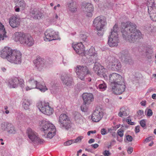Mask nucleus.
<instances>
[{"instance_id":"49530a36","label":"nucleus","mask_w":156,"mask_h":156,"mask_svg":"<svg viewBox=\"0 0 156 156\" xmlns=\"http://www.w3.org/2000/svg\"><path fill=\"white\" fill-rule=\"evenodd\" d=\"M38 140L35 141V143H38L40 144H42L44 142V141L42 139H40L38 136Z\"/></svg>"},{"instance_id":"c85d7f7f","label":"nucleus","mask_w":156,"mask_h":156,"mask_svg":"<svg viewBox=\"0 0 156 156\" xmlns=\"http://www.w3.org/2000/svg\"><path fill=\"white\" fill-rule=\"evenodd\" d=\"M16 6L20 7L22 9H24L26 7V4L23 0H14Z\"/></svg>"},{"instance_id":"a19ab883","label":"nucleus","mask_w":156,"mask_h":156,"mask_svg":"<svg viewBox=\"0 0 156 156\" xmlns=\"http://www.w3.org/2000/svg\"><path fill=\"white\" fill-rule=\"evenodd\" d=\"M9 123L7 122H3L1 124V127L4 130H7V125Z\"/></svg>"},{"instance_id":"9d476101","label":"nucleus","mask_w":156,"mask_h":156,"mask_svg":"<svg viewBox=\"0 0 156 156\" xmlns=\"http://www.w3.org/2000/svg\"><path fill=\"white\" fill-rule=\"evenodd\" d=\"M44 40L46 41H50L53 40H57L58 38V35L52 29L47 30L44 33Z\"/></svg>"},{"instance_id":"5701e85b","label":"nucleus","mask_w":156,"mask_h":156,"mask_svg":"<svg viewBox=\"0 0 156 156\" xmlns=\"http://www.w3.org/2000/svg\"><path fill=\"white\" fill-rule=\"evenodd\" d=\"M106 69L100 64H98V76L101 77L102 76L104 79L107 80L108 79V76L105 74Z\"/></svg>"},{"instance_id":"aec40b11","label":"nucleus","mask_w":156,"mask_h":156,"mask_svg":"<svg viewBox=\"0 0 156 156\" xmlns=\"http://www.w3.org/2000/svg\"><path fill=\"white\" fill-rule=\"evenodd\" d=\"M10 26L13 28L18 27L20 24L19 19L16 16H13L9 20Z\"/></svg>"},{"instance_id":"680f3d73","label":"nucleus","mask_w":156,"mask_h":156,"mask_svg":"<svg viewBox=\"0 0 156 156\" xmlns=\"http://www.w3.org/2000/svg\"><path fill=\"white\" fill-rule=\"evenodd\" d=\"M94 140L93 139H90L88 141V143L89 144H91L92 143L94 142Z\"/></svg>"},{"instance_id":"6e6552de","label":"nucleus","mask_w":156,"mask_h":156,"mask_svg":"<svg viewBox=\"0 0 156 156\" xmlns=\"http://www.w3.org/2000/svg\"><path fill=\"white\" fill-rule=\"evenodd\" d=\"M75 72L78 77L82 80H84L85 77L87 74H90V72L88 68L85 66H77Z\"/></svg>"},{"instance_id":"a18cd8bd","label":"nucleus","mask_w":156,"mask_h":156,"mask_svg":"<svg viewBox=\"0 0 156 156\" xmlns=\"http://www.w3.org/2000/svg\"><path fill=\"white\" fill-rule=\"evenodd\" d=\"M117 133L119 136L121 137H122L123 135V130L119 129L118 130Z\"/></svg>"},{"instance_id":"ea45409f","label":"nucleus","mask_w":156,"mask_h":156,"mask_svg":"<svg viewBox=\"0 0 156 156\" xmlns=\"http://www.w3.org/2000/svg\"><path fill=\"white\" fill-rule=\"evenodd\" d=\"M86 104H87V103L83 102V104L82 105L81 107V110L83 112H85L87 111V108Z\"/></svg>"},{"instance_id":"37998d69","label":"nucleus","mask_w":156,"mask_h":156,"mask_svg":"<svg viewBox=\"0 0 156 156\" xmlns=\"http://www.w3.org/2000/svg\"><path fill=\"white\" fill-rule=\"evenodd\" d=\"M93 26L97 30H98V20L97 19V18L93 21Z\"/></svg>"},{"instance_id":"8fccbe9b","label":"nucleus","mask_w":156,"mask_h":156,"mask_svg":"<svg viewBox=\"0 0 156 156\" xmlns=\"http://www.w3.org/2000/svg\"><path fill=\"white\" fill-rule=\"evenodd\" d=\"M93 69L94 71L97 73V70H98V65L97 64V63H95L94 66L93 67Z\"/></svg>"},{"instance_id":"5fc2aeb1","label":"nucleus","mask_w":156,"mask_h":156,"mask_svg":"<svg viewBox=\"0 0 156 156\" xmlns=\"http://www.w3.org/2000/svg\"><path fill=\"white\" fill-rule=\"evenodd\" d=\"M110 153L108 151H105L103 154L105 156H109Z\"/></svg>"},{"instance_id":"4d7b16f0","label":"nucleus","mask_w":156,"mask_h":156,"mask_svg":"<svg viewBox=\"0 0 156 156\" xmlns=\"http://www.w3.org/2000/svg\"><path fill=\"white\" fill-rule=\"evenodd\" d=\"M137 114L138 115L140 116L144 114V112L141 110H139V111L137 112Z\"/></svg>"},{"instance_id":"b1692460","label":"nucleus","mask_w":156,"mask_h":156,"mask_svg":"<svg viewBox=\"0 0 156 156\" xmlns=\"http://www.w3.org/2000/svg\"><path fill=\"white\" fill-rule=\"evenodd\" d=\"M121 64L119 61L117 59L114 58L112 62V69L114 70H118L121 67Z\"/></svg>"},{"instance_id":"0eeeda50","label":"nucleus","mask_w":156,"mask_h":156,"mask_svg":"<svg viewBox=\"0 0 156 156\" xmlns=\"http://www.w3.org/2000/svg\"><path fill=\"white\" fill-rule=\"evenodd\" d=\"M109 78L112 87L120 84H122V87H124L123 83H124V79L119 74L115 73H112L109 75Z\"/></svg>"},{"instance_id":"c9c22d12","label":"nucleus","mask_w":156,"mask_h":156,"mask_svg":"<svg viewBox=\"0 0 156 156\" xmlns=\"http://www.w3.org/2000/svg\"><path fill=\"white\" fill-rule=\"evenodd\" d=\"M100 110L99 111L98 113V122H99L103 117L104 115V112L102 110L103 109L102 108H99Z\"/></svg>"},{"instance_id":"f257e3e1","label":"nucleus","mask_w":156,"mask_h":156,"mask_svg":"<svg viewBox=\"0 0 156 156\" xmlns=\"http://www.w3.org/2000/svg\"><path fill=\"white\" fill-rule=\"evenodd\" d=\"M135 23L128 22L122 23L121 32L123 38L130 43L134 42L140 38L141 33L137 30Z\"/></svg>"},{"instance_id":"dca6fc26","label":"nucleus","mask_w":156,"mask_h":156,"mask_svg":"<svg viewBox=\"0 0 156 156\" xmlns=\"http://www.w3.org/2000/svg\"><path fill=\"white\" fill-rule=\"evenodd\" d=\"M122 84H118L112 87V91L115 94H120L124 92L125 90L126 86L125 83H123L124 87H122Z\"/></svg>"},{"instance_id":"7c9ffc66","label":"nucleus","mask_w":156,"mask_h":156,"mask_svg":"<svg viewBox=\"0 0 156 156\" xmlns=\"http://www.w3.org/2000/svg\"><path fill=\"white\" fill-rule=\"evenodd\" d=\"M98 83H100L98 86V88H99L100 90L103 91L105 90L106 86L103 81L101 80H98Z\"/></svg>"},{"instance_id":"052dcab7","label":"nucleus","mask_w":156,"mask_h":156,"mask_svg":"<svg viewBox=\"0 0 156 156\" xmlns=\"http://www.w3.org/2000/svg\"><path fill=\"white\" fill-rule=\"evenodd\" d=\"M115 142L116 141L115 140H113L111 141L110 144H111L112 146L115 143Z\"/></svg>"},{"instance_id":"f03ea898","label":"nucleus","mask_w":156,"mask_h":156,"mask_svg":"<svg viewBox=\"0 0 156 156\" xmlns=\"http://www.w3.org/2000/svg\"><path fill=\"white\" fill-rule=\"evenodd\" d=\"M0 56L6 58L9 62L16 64H20L22 61V54L20 51L12 50L8 47H5L1 51Z\"/></svg>"},{"instance_id":"f3484780","label":"nucleus","mask_w":156,"mask_h":156,"mask_svg":"<svg viewBox=\"0 0 156 156\" xmlns=\"http://www.w3.org/2000/svg\"><path fill=\"white\" fill-rule=\"evenodd\" d=\"M72 47L77 53L81 55L84 54L85 52L84 46L82 43L73 44Z\"/></svg>"},{"instance_id":"a211bd4d","label":"nucleus","mask_w":156,"mask_h":156,"mask_svg":"<svg viewBox=\"0 0 156 156\" xmlns=\"http://www.w3.org/2000/svg\"><path fill=\"white\" fill-rule=\"evenodd\" d=\"M84 11L88 17H91L92 15V12L94 11V7L90 3H86L84 5Z\"/></svg>"},{"instance_id":"cd10ccee","label":"nucleus","mask_w":156,"mask_h":156,"mask_svg":"<svg viewBox=\"0 0 156 156\" xmlns=\"http://www.w3.org/2000/svg\"><path fill=\"white\" fill-rule=\"evenodd\" d=\"M39 90L41 92H44L48 90L47 88L44 83H40L37 82L36 88Z\"/></svg>"},{"instance_id":"393cba45","label":"nucleus","mask_w":156,"mask_h":156,"mask_svg":"<svg viewBox=\"0 0 156 156\" xmlns=\"http://www.w3.org/2000/svg\"><path fill=\"white\" fill-rule=\"evenodd\" d=\"M129 114V112L128 109L126 107H122L120 108L118 115L119 116L122 117L123 116H126Z\"/></svg>"},{"instance_id":"3c124183","label":"nucleus","mask_w":156,"mask_h":156,"mask_svg":"<svg viewBox=\"0 0 156 156\" xmlns=\"http://www.w3.org/2000/svg\"><path fill=\"white\" fill-rule=\"evenodd\" d=\"M151 140V136L145 139L143 143H146L150 141Z\"/></svg>"},{"instance_id":"79ce46f5","label":"nucleus","mask_w":156,"mask_h":156,"mask_svg":"<svg viewBox=\"0 0 156 156\" xmlns=\"http://www.w3.org/2000/svg\"><path fill=\"white\" fill-rule=\"evenodd\" d=\"M83 138V137L82 136H79L76 139L74 140V143H77L81 141V140Z\"/></svg>"},{"instance_id":"de8ad7c7","label":"nucleus","mask_w":156,"mask_h":156,"mask_svg":"<svg viewBox=\"0 0 156 156\" xmlns=\"http://www.w3.org/2000/svg\"><path fill=\"white\" fill-rule=\"evenodd\" d=\"M126 138L127 140L129 142H131L133 140V137L129 135H127L126 136Z\"/></svg>"},{"instance_id":"473e14b6","label":"nucleus","mask_w":156,"mask_h":156,"mask_svg":"<svg viewBox=\"0 0 156 156\" xmlns=\"http://www.w3.org/2000/svg\"><path fill=\"white\" fill-rule=\"evenodd\" d=\"M30 101L28 100H25L23 103V106L26 110L29 109V106L30 105Z\"/></svg>"},{"instance_id":"7ed1b4c3","label":"nucleus","mask_w":156,"mask_h":156,"mask_svg":"<svg viewBox=\"0 0 156 156\" xmlns=\"http://www.w3.org/2000/svg\"><path fill=\"white\" fill-rule=\"evenodd\" d=\"M13 39L16 41H19L23 45L30 46L34 44L32 37L29 34L21 32H16L13 35Z\"/></svg>"},{"instance_id":"72a5a7b5","label":"nucleus","mask_w":156,"mask_h":156,"mask_svg":"<svg viewBox=\"0 0 156 156\" xmlns=\"http://www.w3.org/2000/svg\"><path fill=\"white\" fill-rule=\"evenodd\" d=\"M98 110H95L92 115L91 119L94 122H98Z\"/></svg>"},{"instance_id":"e2e57ef3","label":"nucleus","mask_w":156,"mask_h":156,"mask_svg":"<svg viewBox=\"0 0 156 156\" xmlns=\"http://www.w3.org/2000/svg\"><path fill=\"white\" fill-rule=\"evenodd\" d=\"M92 146L94 148H96L98 147V144H97L92 145Z\"/></svg>"},{"instance_id":"58836bf2","label":"nucleus","mask_w":156,"mask_h":156,"mask_svg":"<svg viewBox=\"0 0 156 156\" xmlns=\"http://www.w3.org/2000/svg\"><path fill=\"white\" fill-rule=\"evenodd\" d=\"M73 143H74V140H71L65 142L64 144L65 146H67L70 145Z\"/></svg>"},{"instance_id":"f704fd0d","label":"nucleus","mask_w":156,"mask_h":156,"mask_svg":"<svg viewBox=\"0 0 156 156\" xmlns=\"http://www.w3.org/2000/svg\"><path fill=\"white\" fill-rule=\"evenodd\" d=\"M122 59L126 62L129 63L131 61V57L127 55H125L123 54L122 55Z\"/></svg>"},{"instance_id":"0e129e2a","label":"nucleus","mask_w":156,"mask_h":156,"mask_svg":"<svg viewBox=\"0 0 156 156\" xmlns=\"http://www.w3.org/2000/svg\"><path fill=\"white\" fill-rule=\"evenodd\" d=\"M152 98L153 99H156V94H153L152 95Z\"/></svg>"},{"instance_id":"e433bc0d","label":"nucleus","mask_w":156,"mask_h":156,"mask_svg":"<svg viewBox=\"0 0 156 156\" xmlns=\"http://www.w3.org/2000/svg\"><path fill=\"white\" fill-rule=\"evenodd\" d=\"M95 54V51L94 48L93 47H91L89 51V55L90 56L94 55Z\"/></svg>"},{"instance_id":"4c0bfd02","label":"nucleus","mask_w":156,"mask_h":156,"mask_svg":"<svg viewBox=\"0 0 156 156\" xmlns=\"http://www.w3.org/2000/svg\"><path fill=\"white\" fill-rule=\"evenodd\" d=\"M79 38L80 41H85L87 38V36L85 34H80L79 35Z\"/></svg>"},{"instance_id":"412c9836","label":"nucleus","mask_w":156,"mask_h":156,"mask_svg":"<svg viewBox=\"0 0 156 156\" xmlns=\"http://www.w3.org/2000/svg\"><path fill=\"white\" fill-rule=\"evenodd\" d=\"M37 82L34 78H30L27 83V86L26 88V90L28 91L36 88Z\"/></svg>"},{"instance_id":"864d4df0","label":"nucleus","mask_w":156,"mask_h":156,"mask_svg":"<svg viewBox=\"0 0 156 156\" xmlns=\"http://www.w3.org/2000/svg\"><path fill=\"white\" fill-rule=\"evenodd\" d=\"M101 133L102 135H104L107 133L106 130L105 129H102L101 130Z\"/></svg>"},{"instance_id":"13d9d810","label":"nucleus","mask_w":156,"mask_h":156,"mask_svg":"<svg viewBox=\"0 0 156 156\" xmlns=\"http://www.w3.org/2000/svg\"><path fill=\"white\" fill-rule=\"evenodd\" d=\"M146 101H142L140 102V104L142 106H144L146 105Z\"/></svg>"},{"instance_id":"f8f14e48","label":"nucleus","mask_w":156,"mask_h":156,"mask_svg":"<svg viewBox=\"0 0 156 156\" xmlns=\"http://www.w3.org/2000/svg\"><path fill=\"white\" fill-rule=\"evenodd\" d=\"M106 24V20L103 16L98 19V36H102L104 34V27Z\"/></svg>"},{"instance_id":"774afa93","label":"nucleus","mask_w":156,"mask_h":156,"mask_svg":"<svg viewBox=\"0 0 156 156\" xmlns=\"http://www.w3.org/2000/svg\"><path fill=\"white\" fill-rule=\"evenodd\" d=\"M91 133H96V130L94 131H90Z\"/></svg>"},{"instance_id":"1a4fd4ad","label":"nucleus","mask_w":156,"mask_h":156,"mask_svg":"<svg viewBox=\"0 0 156 156\" xmlns=\"http://www.w3.org/2000/svg\"><path fill=\"white\" fill-rule=\"evenodd\" d=\"M148 7V12L151 18L156 17V4L155 0H147L145 2Z\"/></svg>"},{"instance_id":"9b49d317","label":"nucleus","mask_w":156,"mask_h":156,"mask_svg":"<svg viewBox=\"0 0 156 156\" xmlns=\"http://www.w3.org/2000/svg\"><path fill=\"white\" fill-rule=\"evenodd\" d=\"M24 81L23 79L16 77L12 78L9 81V85L13 88H16L19 85L22 87L24 85Z\"/></svg>"},{"instance_id":"6e6d98bb","label":"nucleus","mask_w":156,"mask_h":156,"mask_svg":"<svg viewBox=\"0 0 156 156\" xmlns=\"http://www.w3.org/2000/svg\"><path fill=\"white\" fill-rule=\"evenodd\" d=\"M140 126H137L135 127V132L136 133H137L140 131Z\"/></svg>"},{"instance_id":"603ef678","label":"nucleus","mask_w":156,"mask_h":156,"mask_svg":"<svg viewBox=\"0 0 156 156\" xmlns=\"http://www.w3.org/2000/svg\"><path fill=\"white\" fill-rule=\"evenodd\" d=\"M133 151V148L132 147H129L127 150V152L129 154H131Z\"/></svg>"},{"instance_id":"39448f33","label":"nucleus","mask_w":156,"mask_h":156,"mask_svg":"<svg viewBox=\"0 0 156 156\" xmlns=\"http://www.w3.org/2000/svg\"><path fill=\"white\" fill-rule=\"evenodd\" d=\"M118 25L115 24L110 32L108 37V44L110 47H116L119 40L118 37Z\"/></svg>"},{"instance_id":"c756f323","label":"nucleus","mask_w":156,"mask_h":156,"mask_svg":"<svg viewBox=\"0 0 156 156\" xmlns=\"http://www.w3.org/2000/svg\"><path fill=\"white\" fill-rule=\"evenodd\" d=\"M32 14L35 15L34 17L35 19H40L42 16V14L36 9H34L32 11Z\"/></svg>"},{"instance_id":"ddd939ff","label":"nucleus","mask_w":156,"mask_h":156,"mask_svg":"<svg viewBox=\"0 0 156 156\" xmlns=\"http://www.w3.org/2000/svg\"><path fill=\"white\" fill-rule=\"evenodd\" d=\"M59 122L62 126L66 129L71 127L70 121L68 117L65 114H61L59 117Z\"/></svg>"},{"instance_id":"a878e982","label":"nucleus","mask_w":156,"mask_h":156,"mask_svg":"<svg viewBox=\"0 0 156 156\" xmlns=\"http://www.w3.org/2000/svg\"><path fill=\"white\" fill-rule=\"evenodd\" d=\"M7 132L10 134H15L17 132V130L14 126L12 124L8 123L7 125Z\"/></svg>"},{"instance_id":"2f4dec72","label":"nucleus","mask_w":156,"mask_h":156,"mask_svg":"<svg viewBox=\"0 0 156 156\" xmlns=\"http://www.w3.org/2000/svg\"><path fill=\"white\" fill-rule=\"evenodd\" d=\"M68 5H69L68 6L69 8V10L73 12H74L77 10V9L75 5L74 4L73 2H72Z\"/></svg>"},{"instance_id":"c03bdc74","label":"nucleus","mask_w":156,"mask_h":156,"mask_svg":"<svg viewBox=\"0 0 156 156\" xmlns=\"http://www.w3.org/2000/svg\"><path fill=\"white\" fill-rule=\"evenodd\" d=\"M140 126L143 127H145L146 125V123L145 119H143L141 120L140 122Z\"/></svg>"},{"instance_id":"bb28decb","label":"nucleus","mask_w":156,"mask_h":156,"mask_svg":"<svg viewBox=\"0 0 156 156\" xmlns=\"http://www.w3.org/2000/svg\"><path fill=\"white\" fill-rule=\"evenodd\" d=\"M6 34L4 25L0 22V41L4 40L5 37H7Z\"/></svg>"},{"instance_id":"2eb2a0df","label":"nucleus","mask_w":156,"mask_h":156,"mask_svg":"<svg viewBox=\"0 0 156 156\" xmlns=\"http://www.w3.org/2000/svg\"><path fill=\"white\" fill-rule=\"evenodd\" d=\"M27 133L28 137L31 142L35 143V141L38 140V134L31 129L28 128L27 130Z\"/></svg>"},{"instance_id":"69168bd1","label":"nucleus","mask_w":156,"mask_h":156,"mask_svg":"<svg viewBox=\"0 0 156 156\" xmlns=\"http://www.w3.org/2000/svg\"><path fill=\"white\" fill-rule=\"evenodd\" d=\"M20 9L19 7L15 9V11L16 12H19L20 11Z\"/></svg>"},{"instance_id":"20e7f679","label":"nucleus","mask_w":156,"mask_h":156,"mask_svg":"<svg viewBox=\"0 0 156 156\" xmlns=\"http://www.w3.org/2000/svg\"><path fill=\"white\" fill-rule=\"evenodd\" d=\"M39 125L41 131L47 134V137L51 139L55 134L56 129L52 123L45 121H42L39 122Z\"/></svg>"},{"instance_id":"6ab92c4d","label":"nucleus","mask_w":156,"mask_h":156,"mask_svg":"<svg viewBox=\"0 0 156 156\" xmlns=\"http://www.w3.org/2000/svg\"><path fill=\"white\" fill-rule=\"evenodd\" d=\"M82 97L84 103L88 105L90 104L94 99L93 95L91 93H84L82 95Z\"/></svg>"},{"instance_id":"bf43d9fd","label":"nucleus","mask_w":156,"mask_h":156,"mask_svg":"<svg viewBox=\"0 0 156 156\" xmlns=\"http://www.w3.org/2000/svg\"><path fill=\"white\" fill-rule=\"evenodd\" d=\"M127 122L129 124H130L131 125H133L134 122H131V120L129 119H128L127 121Z\"/></svg>"},{"instance_id":"09e8293b","label":"nucleus","mask_w":156,"mask_h":156,"mask_svg":"<svg viewBox=\"0 0 156 156\" xmlns=\"http://www.w3.org/2000/svg\"><path fill=\"white\" fill-rule=\"evenodd\" d=\"M153 112L151 109H149L147 111V115L149 117H150L152 115Z\"/></svg>"},{"instance_id":"4be33fe9","label":"nucleus","mask_w":156,"mask_h":156,"mask_svg":"<svg viewBox=\"0 0 156 156\" xmlns=\"http://www.w3.org/2000/svg\"><path fill=\"white\" fill-rule=\"evenodd\" d=\"M61 79L63 84L67 86H69L73 83L72 78L67 75L62 76L61 77Z\"/></svg>"},{"instance_id":"423d86ee","label":"nucleus","mask_w":156,"mask_h":156,"mask_svg":"<svg viewBox=\"0 0 156 156\" xmlns=\"http://www.w3.org/2000/svg\"><path fill=\"white\" fill-rule=\"evenodd\" d=\"M37 106L40 111L45 115H50L53 113V108L50 106L48 102H39L37 104Z\"/></svg>"},{"instance_id":"338daca9","label":"nucleus","mask_w":156,"mask_h":156,"mask_svg":"<svg viewBox=\"0 0 156 156\" xmlns=\"http://www.w3.org/2000/svg\"><path fill=\"white\" fill-rule=\"evenodd\" d=\"M1 69L2 71L3 72H5L6 71V69L4 67H2Z\"/></svg>"},{"instance_id":"4468645a","label":"nucleus","mask_w":156,"mask_h":156,"mask_svg":"<svg viewBox=\"0 0 156 156\" xmlns=\"http://www.w3.org/2000/svg\"><path fill=\"white\" fill-rule=\"evenodd\" d=\"M34 63L36 68L39 71H41L46 66L45 61L40 57H37L34 60Z\"/></svg>"}]
</instances>
